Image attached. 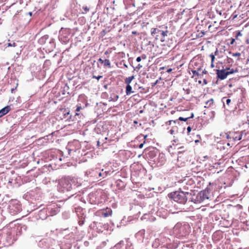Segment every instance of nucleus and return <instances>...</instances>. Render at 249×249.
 I'll return each instance as SVG.
<instances>
[{"label": "nucleus", "mask_w": 249, "mask_h": 249, "mask_svg": "<svg viewBox=\"0 0 249 249\" xmlns=\"http://www.w3.org/2000/svg\"><path fill=\"white\" fill-rule=\"evenodd\" d=\"M80 185L77 178H64L59 182V190L63 192H68L78 187Z\"/></svg>", "instance_id": "obj_1"}, {"label": "nucleus", "mask_w": 249, "mask_h": 249, "mask_svg": "<svg viewBox=\"0 0 249 249\" xmlns=\"http://www.w3.org/2000/svg\"><path fill=\"white\" fill-rule=\"evenodd\" d=\"M152 36L161 42L166 41L169 31L166 26H160L155 28H152L151 31Z\"/></svg>", "instance_id": "obj_2"}, {"label": "nucleus", "mask_w": 249, "mask_h": 249, "mask_svg": "<svg viewBox=\"0 0 249 249\" xmlns=\"http://www.w3.org/2000/svg\"><path fill=\"white\" fill-rule=\"evenodd\" d=\"M187 195H188V193H185L183 192L176 191L171 193L169 196L175 201L181 204H185L187 200Z\"/></svg>", "instance_id": "obj_3"}, {"label": "nucleus", "mask_w": 249, "mask_h": 249, "mask_svg": "<svg viewBox=\"0 0 249 249\" xmlns=\"http://www.w3.org/2000/svg\"><path fill=\"white\" fill-rule=\"evenodd\" d=\"M60 207L56 203H53L49 205L47 209L50 215H53L60 211Z\"/></svg>", "instance_id": "obj_4"}, {"label": "nucleus", "mask_w": 249, "mask_h": 249, "mask_svg": "<svg viewBox=\"0 0 249 249\" xmlns=\"http://www.w3.org/2000/svg\"><path fill=\"white\" fill-rule=\"evenodd\" d=\"M243 131L233 132L227 136L228 139L232 138L234 141H237L241 140Z\"/></svg>", "instance_id": "obj_5"}, {"label": "nucleus", "mask_w": 249, "mask_h": 249, "mask_svg": "<svg viewBox=\"0 0 249 249\" xmlns=\"http://www.w3.org/2000/svg\"><path fill=\"white\" fill-rule=\"evenodd\" d=\"M217 77L221 80L226 79L228 75V72H227L226 69L217 70H216Z\"/></svg>", "instance_id": "obj_6"}, {"label": "nucleus", "mask_w": 249, "mask_h": 249, "mask_svg": "<svg viewBox=\"0 0 249 249\" xmlns=\"http://www.w3.org/2000/svg\"><path fill=\"white\" fill-rule=\"evenodd\" d=\"M11 109L10 106H7L0 110V118L6 114Z\"/></svg>", "instance_id": "obj_7"}, {"label": "nucleus", "mask_w": 249, "mask_h": 249, "mask_svg": "<svg viewBox=\"0 0 249 249\" xmlns=\"http://www.w3.org/2000/svg\"><path fill=\"white\" fill-rule=\"evenodd\" d=\"M197 198H200L201 201H204L209 198L208 196L206 195V192H200L197 196Z\"/></svg>", "instance_id": "obj_8"}, {"label": "nucleus", "mask_w": 249, "mask_h": 249, "mask_svg": "<svg viewBox=\"0 0 249 249\" xmlns=\"http://www.w3.org/2000/svg\"><path fill=\"white\" fill-rule=\"evenodd\" d=\"M61 111L64 115V117L62 119H66L67 120H68L70 118V117H69L70 114L69 111L66 110V109H62Z\"/></svg>", "instance_id": "obj_9"}, {"label": "nucleus", "mask_w": 249, "mask_h": 249, "mask_svg": "<svg viewBox=\"0 0 249 249\" xmlns=\"http://www.w3.org/2000/svg\"><path fill=\"white\" fill-rule=\"evenodd\" d=\"M214 101L213 99H211L208 100L205 103V107H211L213 104Z\"/></svg>", "instance_id": "obj_10"}, {"label": "nucleus", "mask_w": 249, "mask_h": 249, "mask_svg": "<svg viewBox=\"0 0 249 249\" xmlns=\"http://www.w3.org/2000/svg\"><path fill=\"white\" fill-rule=\"evenodd\" d=\"M201 70V66H199L198 68H197L196 70H192V72L194 74V75H196L198 76H199V73L198 72Z\"/></svg>", "instance_id": "obj_11"}, {"label": "nucleus", "mask_w": 249, "mask_h": 249, "mask_svg": "<svg viewBox=\"0 0 249 249\" xmlns=\"http://www.w3.org/2000/svg\"><path fill=\"white\" fill-rule=\"evenodd\" d=\"M194 117V114L193 113L192 114V115L191 117H186V118H183V117H180L178 118V120L179 121H184V122H186L190 118H192Z\"/></svg>", "instance_id": "obj_12"}, {"label": "nucleus", "mask_w": 249, "mask_h": 249, "mask_svg": "<svg viewBox=\"0 0 249 249\" xmlns=\"http://www.w3.org/2000/svg\"><path fill=\"white\" fill-rule=\"evenodd\" d=\"M184 227L182 226V225H181L180 224H177L174 228V231H177L178 229H180V230H183L184 229Z\"/></svg>", "instance_id": "obj_13"}, {"label": "nucleus", "mask_w": 249, "mask_h": 249, "mask_svg": "<svg viewBox=\"0 0 249 249\" xmlns=\"http://www.w3.org/2000/svg\"><path fill=\"white\" fill-rule=\"evenodd\" d=\"M134 77V76H132L128 77V78H126L125 80V83H126L127 85H129L131 83Z\"/></svg>", "instance_id": "obj_14"}, {"label": "nucleus", "mask_w": 249, "mask_h": 249, "mask_svg": "<svg viewBox=\"0 0 249 249\" xmlns=\"http://www.w3.org/2000/svg\"><path fill=\"white\" fill-rule=\"evenodd\" d=\"M132 88L131 86L127 85L126 87V93L127 95L129 94L131 92Z\"/></svg>", "instance_id": "obj_15"}, {"label": "nucleus", "mask_w": 249, "mask_h": 249, "mask_svg": "<svg viewBox=\"0 0 249 249\" xmlns=\"http://www.w3.org/2000/svg\"><path fill=\"white\" fill-rule=\"evenodd\" d=\"M82 9L84 10V11L82 12V14H85L88 13L89 11V8L87 6H83L82 7Z\"/></svg>", "instance_id": "obj_16"}, {"label": "nucleus", "mask_w": 249, "mask_h": 249, "mask_svg": "<svg viewBox=\"0 0 249 249\" xmlns=\"http://www.w3.org/2000/svg\"><path fill=\"white\" fill-rule=\"evenodd\" d=\"M105 66H107L108 68H111L110 63L108 59H105L103 63Z\"/></svg>", "instance_id": "obj_17"}, {"label": "nucleus", "mask_w": 249, "mask_h": 249, "mask_svg": "<svg viewBox=\"0 0 249 249\" xmlns=\"http://www.w3.org/2000/svg\"><path fill=\"white\" fill-rule=\"evenodd\" d=\"M216 53H217V51H215L214 52V53H212L210 55V57L211 59V62H214V59H215V55L216 54Z\"/></svg>", "instance_id": "obj_18"}, {"label": "nucleus", "mask_w": 249, "mask_h": 249, "mask_svg": "<svg viewBox=\"0 0 249 249\" xmlns=\"http://www.w3.org/2000/svg\"><path fill=\"white\" fill-rule=\"evenodd\" d=\"M7 47H16L17 46V44L15 42H9L5 44Z\"/></svg>", "instance_id": "obj_19"}, {"label": "nucleus", "mask_w": 249, "mask_h": 249, "mask_svg": "<svg viewBox=\"0 0 249 249\" xmlns=\"http://www.w3.org/2000/svg\"><path fill=\"white\" fill-rule=\"evenodd\" d=\"M226 71L228 72V75L232 74L236 72V71L234 70L233 69H230V68L226 69Z\"/></svg>", "instance_id": "obj_20"}, {"label": "nucleus", "mask_w": 249, "mask_h": 249, "mask_svg": "<svg viewBox=\"0 0 249 249\" xmlns=\"http://www.w3.org/2000/svg\"><path fill=\"white\" fill-rule=\"evenodd\" d=\"M112 211L110 210H109L108 212H106L105 213H103V215L104 217H107L109 215H111Z\"/></svg>", "instance_id": "obj_21"}, {"label": "nucleus", "mask_w": 249, "mask_h": 249, "mask_svg": "<svg viewBox=\"0 0 249 249\" xmlns=\"http://www.w3.org/2000/svg\"><path fill=\"white\" fill-rule=\"evenodd\" d=\"M242 36V34L240 31L236 32V36L235 38L236 39H238L239 36Z\"/></svg>", "instance_id": "obj_22"}, {"label": "nucleus", "mask_w": 249, "mask_h": 249, "mask_svg": "<svg viewBox=\"0 0 249 249\" xmlns=\"http://www.w3.org/2000/svg\"><path fill=\"white\" fill-rule=\"evenodd\" d=\"M148 154L149 155V156L151 157H154L155 156V152L154 151H149V152H148Z\"/></svg>", "instance_id": "obj_23"}, {"label": "nucleus", "mask_w": 249, "mask_h": 249, "mask_svg": "<svg viewBox=\"0 0 249 249\" xmlns=\"http://www.w3.org/2000/svg\"><path fill=\"white\" fill-rule=\"evenodd\" d=\"M226 104L227 106H229L230 103H231V100L230 99H227L226 100Z\"/></svg>", "instance_id": "obj_24"}, {"label": "nucleus", "mask_w": 249, "mask_h": 249, "mask_svg": "<svg viewBox=\"0 0 249 249\" xmlns=\"http://www.w3.org/2000/svg\"><path fill=\"white\" fill-rule=\"evenodd\" d=\"M93 78H94V79H96L97 80H99L100 79H101V78H102V76L101 75H99L98 76H95V75H93V77H92Z\"/></svg>", "instance_id": "obj_25"}, {"label": "nucleus", "mask_w": 249, "mask_h": 249, "mask_svg": "<svg viewBox=\"0 0 249 249\" xmlns=\"http://www.w3.org/2000/svg\"><path fill=\"white\" fill-rule=\"evenodd\" d=\"M165 124L166 125H171L172 124V121L169 120V121L165 122Z\"/></svg>", "instance_id": "obj_26"}, {"label": "nucleus", "mask_w": 249, "mask_h": 249, "mask_svg": "<svg viewBox=\"0 0 249 249\" xmlns=\"http://www.w3.org/2000/svg\"><path fill=\"white\" fill-rule=\"evenodd\" d=\"M191 130H192L191 127V126H188V127L187 128L188 134H189L190 133V132L191 131Z\"/></svg>", "instance_id": "obj_27"}, {"label": "nucleus", "mask_w": 249, "mask_h": 249, "mask_svg": "<svg viewBox=\"0 0 249 249\" xmlns=\"http://www.w3.org/2000/svg\"><path fill=\"white\" fill-rule=\"evenodd\" d=\"M233 56L239 57V56H240V53H233Z\"/></svg>", "instance_id": "obj_28"}, {"label": "nucleus", "mask_w": 249, "mask_h": 249, "mask_svg": "<svg viewBox=\"0 0 249 249\" xmlns=\"http://www.w3.org/2000/svg\"><path fill=\"white\" fill-rule=\"evenodd\" d=\"M81 108H82V107H81V106H78L77 107L76 109V111L77 112H78V111H79L80 110V109H81Z\"/></svg>", "instance_id": "obj_29"}, {"label": "nucleus", "mask_w": 249, "mask_h": 249, "mask_svg": "<svg viewBox=\"0 0 249 249\" xmlns=\"http://www.w3.org/2000/svg\"><path fill=\"white\" fill-rule=\"evenodd\" d=\"M147 151L146 150H144V151L143 152V153H142V155L143 156V157H145V156H146V154H147Z\"/></svg>", "instance_id": "obj_30"}, {"label": "nucleus", "mask_w": 249, "mask_h": 249, "mask_svg": "<svg viewBox=\"0 0 249 249\" xmlns=\"http://www.w3.org/2000/svg\"><path fill=\"white\" fill-rule=\"evenodd\" d=\"M98 61L100 62L101 64H103L104 62V60H103L102 58H99L98 59Z\"/></svg>", "instance_id": "obj_31"}, {"label": "nucleus", "mask_w": 249, "mask_h": 249, "mask_svg": "<svg viewBox=\"0 0 249 249\" xmlns=\"http://www.w3.org/2000/svg\"><path fill=\"white\" fill-rule=\"evenodd\" d=\"M234 42H235V39L232 38L231 39V42H230V44H231V45L233 44Z\"/></svg>", "instance_id": "obj_32"}, {"label": "nucleus", "mask_w": 249, "mask_h": 249, "mask_svg": "<svg viewBox=\"0 0 249 249\" xmlns=\"http://www.w3.org/2000/svg\"><path fill=\"white\" fill-rule=\"evenodd\" d=\"M169 132H170V133L171 134L173 135V134L174 133L175 131H174V130L173 129H171L169 131Z\"/></svg>", "instance_id": "obj_33"}, {"label": "nucleus", "mask_w": 249, "mask_h": 249, "mask_svg": "<svg viewBox=\"0 0 249 249\" xmlns=\"http://www.w3.org/2000/svg\"><path fill=\"white\" fill-rule=\"evenodd\" d=\"M172 123H174V124H177V123H178V120H172Z\"/></svg>", "instance_id": "obj_34"}, {"label": "nucleus", "mask_w": 249, "mask_h": 249, "mask_svg": "<svg viewBox=\"0 0 249 249\" xmlns=\"http://www.w3.org/2000/svg\"><path fill=\"white\" fill-rule=\"evenodd\" d=\"M172 69L171 68H169L166 71L168 72V73H170L172 71Z\"/></svg>", "instance_id": "obj_35"}, {"label": "nucleus", "mask_w": 249, "mask_h": 249, "mask_svg": "<svg viewBox=\"0 0 249 249\" xmlns=\"http://www.w3.org/2000/svg\"><path fill=\"white\" fill-rule=\"evenodd\" d=\"M147 135H145L144 136V143H145L146 141H147Z\"/></svg>", "instance_id": "obj_36"}, {"label": "nucleus", "mask_w": 249, "mask_h": 249, "mask_svg": "<svg viewBox=\"0 0 249 249\" xmlns=\"http://www.w3.org/2000/svg\"><path fill=\"white\" fill-rule=\"evenodd\" d=\"M213 63L214 62H211V67L212 68H213L214 67V65Z\"/></svg>", "instance_id": "obj_37"}, {"label": "nucleus", "mask_w": 249, "mask_h": 249, "mask_svg": "<svg viewBox=\"0 0 249 249\" xmlns=\"http://www.w3.org/2000/svg\"><path fill=\"white\" fill-rule=\"evenodd\" d=\"M202 73L203 74H207V71H206L205 70H204L203 71Z\"/></svg>", "instance_id": "obj_38"}, {"label": "nucleus", "mask_w": 249, "mask_h": 249, "mask_svg": "<svg viewBox=\"0 0 249 249\" xmlns=\"http://www.w3.org/2000/svg\"><path fill=\"white\" fill-rule=\"evenodd\" d=\"M137 61L140 62V56H139L136 59Z\"/></svg>", "instance_id": "obj_39"}, {"label": "nucleus", "mask_w": 249, "mask_h": 249, "mask_svg": "<svg viewBox=\"0 0 249 249\" xmlns=\"http://www.w3.org/2000/svg\"><path fill=\"white\" fill-rule=\"evenodd\" d=\"M203 82L205 84H207V80L206 79H204L203 80Z\"/></svg>", "instance_id": "obj_40"}, {"label": "nucleus", "mask_w": 249, "mask_h": 249, "mask_svg": "<svg viewBox=\"0 0 249 249\" xmlns=\"http://www.w3.org/2000/svg\"><path fill=\"white\" fill-rule=\"evenodd\" d=\"M165 69L164 67H160V71H161V70H164Z\"/></svg>", "instance_id": "obj_41"}, {"label": "nucleus", "mask_w": 249, "mask_h": 249, "mask_svg": "<svg viewBox=\"0 0 249 249\" xmlns=\"http://www.w3.org/2000/svg\"><path fill=\"white\" fill-rule=\"evenodd\" d=\"M28 14L30 16L32 15V13L31 12H29Z\"/></svg>", "instance_id": "obj_42"}, {"label": "nucleus", "mask_w": 249, "mask_h": 249, "mask_svg": "<svg viewBox=\"0 0 249 249\" xmlns=\"http://www.w3.org/2000/svg\"><path fill=\"white\" fill-rule=\"evenodd\" d=\"M157 82H158V81H157L156 82H155V83L153 84V85H152V86H155V85L157 83Z\"/></svg>", "instance_id": "obj_43"}, {"label": "nucleus", "mask_w": 249, "mask_h": 249, "mask_svg": "<svg viewBox=\"0 0 249 249\" xmlns=\"http://www.w3.org/2000/svg\"><path fill=\"white\" fill-rule=\"evenodd\" d=\"M43 39H44V38L43 37V38H41V39L39 40V41H40V42H41V41H42V40H43Z\"/></svg>", "instance_id": "obj_44"}, {"label": "nucleus", "mask_w": 249, "mask_h": 249, "mask_svg": "<svg viewBox=\"0 0 249 249\" xmlns=\"http://www.w3.org/2000/svg\"><path fill=\"white\" fill-rule=\"evenodd\" d=\"M137 96H139L138 95H135L134 96H133V98L135 99L136 97Z\"/></svg>", "instance_id": "obj_45"}, {"label": "nucleus", "mask_w": 249, "mask_h": 249, "mask_svg": "<svg viewBox=\"0 0 249 249\" xmlns=\"http://www.w3.org/2000/svg\"><path fill=\"white\" fill-rule=\"evenodd\" d=\"M140 64H138V65L137 67V68H140Z\"/></svg>", "instance_id": "obj_46"}, {"label": "nucleus", "mask_w": 249, "mask_h": 249, "mask_svg": "<svg viewBox=\"0 0 249 249\" xmlns=\"http://www.w3.org/2000/svg\"><path fill=\"white\" fill-rule=\"evenodd\" d=\"M226 99V97H223V98H222V101H223V100H224V99Z\"/></svg>", "instance_id": "obj_47"}, {"label": "nucleus", "mask_w": 249, "mask_h": 249, "mask_svg": "<svg viewBox=\"0 0 249 249\" xmlns=\"http://www.w3.org/2000/svg\"><path fill=\"white\" fill-rule=\"evenodd\" d=\"M142 146H143V143H141V148L142 147Z\"/></svg>", "instance_id": "obj_48"}, {"label": "nucleus", "mask_w": 249, "mask_h": 249, "mask_svg": "<svg viewBox=\"0 0 249 249\" xmlns=\"http://www.w3.org/2000/svg\"><path fill=\"white\" fill-rule=\"evenodd\" d=\"M198 83L201 84V81H198Z\"/></svg>", "instance_id": "obj_49"}, {"label": "nucleus", "mask_w": 249, "mask_h": 249, "mask_svg": "<svg viewBox=\"0 0 249 249\" xmlns=\"http://www.w3.org/2000/svg\"><path fill=\"white\" fill-rule=\"evenodd\" d=\"M99 176H101V173H100L99 174Z\"/></svg>", "instance_id": "obj_50"}, {"label": "nucleus", "mask_w": 249, "mask_h": 249, "mask_svg": "<svg viewBox=\"0 0 249 249\" xmlns=\"http://www.w3.org/2000/svg\"><path fill=\"white\" fill-rule=\"evenodd\" d=\"M198 142V140H196V141H195V142Z\"/></svg>", "instance_id": "obj_51"}, {"label": "nucleus", "mask_w": 249, "mask_h": 249, "mask_svg": "<svg viewBox=\"0 0 249 249\" xmlns=\"http://www.w3.org/2000/svg\"><path fill=\"white\" fill-rule=\"evenodd\" d=\"M134 123H136H136H137V122L136 121H135V122H134Z\"/></svg>", "instance_id": "obj_52"}, {"label": "nucleus", "mask_w": 249, "mask_h": 249, "mask_svg": "<svg viewBox=\"0 0 249 249\" xmlns=\"http://www.w3.org/2000/svg\"><path fill=\"white\" fill-rule=\"evenodd\" d=\"M138 156V157H140V155H139Z\"/></svg>", "instance_id": "obj_53"}]
</instances>
